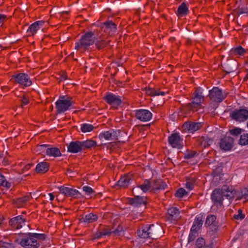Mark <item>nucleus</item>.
Instances as JSON below:
<instances>
[{
    "mask_svg": "<svg viewBox=\"0 0 248 248\" xmlns=\"http://www.w3.org/2000/svg\"><path fill=\"white\" fill-rule=\"evenodd\" d=\"M45 239L44 234L29 232L23 235L19 244L24 248H38L40 246L38 240H44Z\"/></svg>",
    "mask_w": 248,
    "mask_h": 248,
    "instance_id": "f03ea898",
    "label": "nucleus"
},
{
    "mask_svg": "<svg viewBox=\"0 0 248 248\" xmlns=\"http://www.w3.org/2000/svg\"><path fill=\"white\" fill-rule=\"evenodd\" d=\"M25 222V219L21 216H18L11 218L9 221V225L13 228L20 229L22 227V224Z\"/></svg>",
    "mask_w": 248,
    "mask_h": 248,
    "instance_id": "6ab92c4d",
    "label": "nucleus"
},
{
    "mask_svg": "<svg viewBox=\"0 0 248 248\" xmlns=\"http://www.w3.org/2000/svg\"><path fill=\"white\" fill-rule=\"evenodd\" d=\"M104 99L107 103L114 106H119L121 103V99L112 93H108Z\"/></svg>",
    "mask_w": 248,
    "mask_h": 248,
    "instance_id": "dca6fc26",
    "label": "nucleus"
},
{
    "mask_svg": "<svg viewBox=\"0 0 248 248\" xmlns=\"http://www.w3.org/2000/svg\"><path fill=\"white\" fill-rule=\"evenodd\" d=\"M199 141L202 146L206 147L212 143L213 140L207 136H202L199 139Z\"/></svg>",
    "mask_w": 248,
    "mask_h": 248,
    "instance_id": "c9c22d12",
    "label": "nucleus"
},
{
    "mask_svg": "<svg viewBox=\"0 0 248 248\" xmlns=\"http://www.w3.org/2000/svg\"><path fill=\"white\" fill-rule=\"evenodd\" d=\"M98 218V216L96 214L91 213L86 215L85 216H80L79 221L81 222L89 224L96 221Z\"/></svg>",
    "mask_w": 248,
    "mask_h": 248,
    "instance_id": "aec40b11",
    "label": "nucleus"
},
{
    "mask_svg": "<svg viewBox=\"0 0 248 248\" xmlns=\"http://www.w3.org/2000/svg\"><path fill=\"white\" fill-rule=\"evenodd\" d=\"M83 190L88 195H90L94 193L93 190L88 186H84L83 187Z\"/></svg>",
    "mask_w": 248,
    "mask_h": 248,
    "instance_id": "603ef678",
    "label": "nucleus"
},
{
    "mask_svg": "<svg viewBox=\"0 0 248 248\" xmlns=\"http://www.w3.org/2000/svg\"><path fill=\"white\" fill-rule=\"evenodd\" d=\"M66 174L70 177H74L76 176L77 173L76 171H72L71 169H67Z\"/></svg>",
    "mask_w": 248,
    "mask_h": 248,
    "instance_id": "4d7b16f0",
    "label": "nucleus"
},
{
    "mask_svg": "<svg viewBox=\"0 0 248 248\" xmlns=\"http://www.w3.org/2000/svg\"><path fill=\"white\" fill-rule=\"evenodd\" d=\"M244 217H245V215L244 214H243L242 210L241 209H239L238 211V214L237 215H234L233 216V218L236 220L242 219Z\"/></svg>",
    "mask_w": 248,
    "mask_h": 248,
    "instance_id": "864d4df0",
    "label": "nucleus"
},
{
    "mask_svg": "<svg viewBox=\"0 0 248 248\" xmlns=\"http://www.w3.org/2000/svg\"><path fill=\"white\" fill-rule=\"evenodd\" d=\"M12 79H14L19 84L25 86H30L32 84L28 75L25 73L14 75L12 76Z\"/></svg>",
    "mask_w": 248,
    "mask_h": 248,
    "instance_id": "9d476101",
    "label": "nucleus"
},
{
    "mask_svg": "<svg viewBox=\"0 0 248 248\" xmlns=\"http://www.w3.org/2000/svg\"><path fill=\"white\" fill-rule=\"evenodd\" d=\"M82 147L80 141H72L68 146V151L72 153H77L82 151Z\"/></svg>",
    "mask_w": 248,
    "mask_h": 248,
    "instance_id": "a211bd4d",
    "label": "nucleus"
},
{
    "mask_svg": "<svg viewBox=\"0 0 248 248\" xmlns=\"http://www.w3.org/2000/svg\"><path fill=\"white\" fill-rule=\"evenodd\" d=\"M102 29L105 32L111 35L116 31V25L111 21H107L104 23Z\"/></svg>",
    "mask_w": 248,
    "mask_h": 248,
    "instance_id": "412c9836",
    "label": "nucleus"
},
{
    "mask_svg": "<svg viewBox=\"0 0 248 248\" xmlns=\"http://www.w3.org/2000/svg\"><path fill=\"white\" fill-rule=\"evenodd\" d=\"M196 154L197 152L196 151L187 150L185 153L184 157L186 159H190L194 157Z\"/></svg>",
    "mask_w": 248,
    "mask_h": 248,
    "instance_id": "49530a36",
    "label": "nucleus"
},
{
    "mask_svg": "<svg viewBox=\"0 0 248 248\" xmlns=\"http://www.w3.org/2000/svg\"><path fill=\"white\" fill-rule=\"evenodd\" d=\"M203 96L202 95V92L200 88H197L193 93L194 100L184 106V109L187 112H193L197 111L200 108L201 103L203 100Z\"/></svg>",
    "mask_w": 248,
    "mask_h": 248,
    "instance_id": "20e7f679",
    "label": "nucleus"
},
{
    "mask_svg": "<svg viewBox=\"0 0 248 248\" xmlns=\"http://www.w3.org/2000/svg\"><path fill=\"white\" fill-rule=\"evenodd\" d=\"M121 133V131L120 130L110 129L101 133L99 135V138L100 140L104 139L108 140H115L118 139Z\"/></svg>",
    "mask_w": 248,
    "mask_h": 248,
    "instance_id": "6e6552de",
    "label": "nucleus"
},
{
    "mask_svg": "<svg viewBox=\"0 0 248 248\" xmlns=\"http://www.w3.org/2000/svg\"><path fill=\"white\" fill-rule=\"evenodd\" d=\"M145 93L147 94L150 95L151 96H155L156 95V90L150 88H146L144 89Z\"/></svg>",
    "mask_w": 248,
    "mask_h": 248,
    "instance_id": "8fccbe9b",
    "label": "nucleus"
},
{
    "mask_svg": "<svg viewBox=\"0 0 248 248\" xmlns=\"http://www.w3.org/2000/svg\"><path fill=\"white\" fill-rule=\"evenodd\" d=\"M209 96L213 101L220 103L225 98L226 94L218 87H215L209 91Z\"/></svg>",
    "mask_w": 248,
    "mask_h": 248,
    "instance_id": "0eeeda50",
    "label": "nucleus"
},
{
    "mask_svg": "<svg viewBox=\"0 0 248 248\" xmlns=\"http://www.w3.org/2000/svg\"><path fill=\"white\" fill-rule=\"evenodd\" d=\"M147 225L143 226L141 229L137 231V234L140 238H149Z\"/></svg>",
    "mask_w": 248,
    "mask_h": 248,
    "instance_id": "72a5a7b5",
    "label": "nucleus"
},
{
    "mask_svg": "<svg viewBox=\"0 0 248 248\" xmlns=\"http://www.w3.org/2000/svg\"><path fill=\"white\" fill-rule=\"evenodd\" d=\"M188 11V8L185 2H183L177 9V14L178 16H185L187 15Z\"/></svg>",
    "mask_w": 248,
    "mask_h": 248,
    "instance_id": "f704fd0d",
    "label": "nucleus"
},
{
    "mask_svg": "<svg viewBox=\"0 0 248 248\" xmlns=\"http://www.w3.org/2000/svg\"><path fill=\"white\" fill-rule=\"evenodd\" d=\"M235 191L230 189L228 187H223L222 189H215L211 195V199L214 203L212 208L216 206L218 209L223 208V201L225 197L229 201L232 200L234 197ZM214 210V208H213Z\"/></svg>",
    "mask_w": 248,
    "mask_h": 248,
    "instance_id": "f257e3e1",
    "label": "nucleus"
},
{
    "mask_svg": "<svg viewBox=\"0 0 248 248\" xmlns=\"http://www.w3.org/2000/svg\"><path fill=\"white\" fill-rule=\"evenodd\" d=\"M149 238H154L156 235L161 231V228L159 227L152 225H147Z\"/></svg>",
    "mask_w": 248,
    "mask_h": 248,
    "instance_id": "a878e982",
    "label": "nucleus"
},
{
    "mask_svg": "<svg viewBox=\"0 0 248 248\" xmlns=\"http://www.w3.org/2000/svg\"><path fill=\"white\" fill-rule=\"evenodd\" d=\"M109 230H110V232H111V234L113 233L115 236H116V235H120L121 234L122 229V228L118 227V228L115 229L114 231H111L110 229H109Z\"/></svg>",
    "mask_w": 248,
    "mask_h": 248,
    "instance_id": "6e6d98bb",
    "label": "nucleus"
},
{
    "mask_svg": "<svg viewBox=\"0 0 248 248\" xmlns=\"http://www.w3.org/2000/svg\"><path fill=\"white\" fill-rule=\"evenodd\" d=\"M93 125L88 124H84L81 125V130L82 132L86 133L91 132L93 129Z\"/></svg>",
    "mask_w": 248,
    "mask_h": 248,
    "instance_id": "a19ab883",
    "label": "nucleus"
},
{
    "mask_svg": "<svg viewBox=\"0 0 248 248\" xmlns=\"http://www.w3.org/2000/svg\"><path fill=\"white\" fill-rule=\"evenodd\" d=\"M1 160L2 163L4 165H6L8 164V160L6 159H5L2 157H0V160Z\"/></svg>",
    "mask_w": 248,
    "mask_h": 248,
    "instance_id": "e2e57ef3",
    "label": "nucleus"
},
{
    "mask_svg": "<svg viewBox=\"0 0 248 248\" xmlns=\"http://www.w3.org/2000/svg\"><path fill=\"white\" fill-rule=\"evenodd\" d=\"M238 12L240 14L247 13L248 12V9L247 8H240L238 9Z\"/></svg>",
    "mask_w": 248,
    "mask_h": 248,
    "instance_id": "bf43d9fd",
    "label": "nucleus"
},
{
    "mask_svg": "<svg viewBox=\"0 0 248 248\" xmlns=\"http://www.w3.org/2000/svg\"><path fill=\"white\" fill-rule=\"evenodd\" d=\"M67 79V76L65 74H63L62 76V79L65 80Z\"/></svg>",
    "mask_w": 248,
    "mask_h": 248,
    "instance_id": "774afa93",
    "label": "nucleus"
},
{
    "mask_svg": "<svg viewBox=\"0 0 248 248\" xmlns=\"http://www.w3.org/2000/svg\"><path fill=\"white\" fill-rule=\"evenodd\" d=\"M0 248H15V246L11 240L4 237L0 240Z\"/></svg>",
    "mask_w": 248,
    "mask_h": 248,
    "instance_id": "c756f323",
    "label": "nucleus"
},
{
    "mask_svg": "<svg viewBox=\"0 0 248 248\" xmlns=\"http://www.w3.org/2000/svg\"><path fill=\"white\" fill-rule=\"evenodd\" d=\"M109 41H105V40L100 38L97 39L95 45L97 49L100 50L105 47L108 44Z\"/></svg>",
    "mask_w": 248,
    "mask_h": 248,
    "instance_id": "e433bc0d",
    "label": "nucleus"
},
{
    "mask_svg": "<svg viewBox=\"0 0 248 248\" xmlns=\"http://www.w3.org/2000/svg\"><path fill=\"white\" fill-rule=\"evenodd\" d=\"M196 245L199 248H202L206 246L204 240L202 238H198L196 241Z\"/></svg>",
    "mask_w": 248,
    "mask_h": 248,
    "instance_id": "3c124183",
    "label": "nucleus"
},
{
    "mask_svg": "<svg viewBox=\"0 0 248 248\" xmlns=\"http://www.w3.org/2000/svg\"><path fill=\"white\" fill-rule=\"evenodd\" d=\"M198 234L199 232L191 229L188 239V243L193 241L198 236Z\"/></svg>",
    "mask_w": 248,
    "mask_h": 248,
    "instance_id": "c03bdc74",
    "label": "nucleus"
},
{
    "mask_svg": "<svg viewBox=\"0 0 248 248\" xmlns=\"http://www.w3.org/2000/svg\"><path fill=\"white\" fill-rule=\"evenodd\" d=\"M29 100L26 97L24 96L22 99L21 100V107L22 108L24 106L28 104Z\"/></svg>",
    "mask_w": 248,
    "mask_h": 248,
    "instance_id": "13d9d810",
    "label": "nucleus"
},
{
    "mask_svg": "<svg viewBox=\"0 0 248 248\" xmlns=\"http://www.w3.org/2000/svg\"><path fill=\"white\" fill-rule=\"evenodd\" d=\"M74 104L72 97L68 96H60L56 103L57 112L58 113H63L68 110Z\"/></svg>",
    "mask_w": 248,
    "mask_h": 248,
    "instance_id": "39448f33",
    "label": "nucleus"
},
{
    "mask_svg": "<svg viewBox=\"0 0 248 248\" xmlns=\"http://www.w3.org/2000/svg\"><path fill=\"white\" fill-rule=\"evenodd\" d=\"M203 220L202 217L199 216L196 217L191 229L199 232V231L200 230L203 224Z\"/></svg>",
    "mask_w": 248,
    "mask_h": 248,
    "instance_id": "bb28decb",
    "label": "nucleus"
},
{
    "mask_svg": "<svg viewBox=\"0 0 248 248\" xmlns=\"http://www.w3.org/2000/svg\"><path fill=\"white\" fill-rule=\"evenodd\" d=\"M168 141L173 148L181 149L183 146V139L177 133L171 134L168 138Z\"/></svg>",
    "mask_w": 248,
    "mask_h": 248,
    "instance_id": "1a4fd4ad",
    "label": "nucleus"
},
{
    "mask_svg": "<svg viewBox=\"0 0 248 248\" xmlns=\"http://www.w3.org/2000/svg\"><path fill=\"white\" fill-rule=\"evenodd\" d=\"M239 143L241 145L248 144V134L244 133L241 135L239 140Z\"/></svg>",
    "mask_w": 248,
    "mask_h": 248,
    "instance_id": "79ce46f5",
    "label": "nucleus"
},
{
    "mask_svg": "<svg viewBox=\"0 0 248 248\" xmlns=\"http://www.w3.org/2000/svg\"><path fill=\"white\" fill-rule=\"evenodd\" d=\"M244 200L246 202L248 201V189L244 188L241 190V191L237 194V198L236 200Z\"/></svg>",
    "mask_w": 248,
    "mask_h": 248,
    "instance_id": "7c9ffc66",
    "label": "nucleus"
},
{
    "mask_svg": "<svg viewBox=\"0 0 248 248\" xmlns=\"http://www.w3.org/2000/svg\"><path fill=\"white\" fill-rule=\"evenodd\" d=\"M32 164L31 163H30V164H27L24 167V168H23L22 170H23V172H25L26 170H29L31 167L32 166Z\"/></svg>",
    "mask_w": 248,
    "mask_h": 248,
    "instance_id": "052dcab7",
    "label": "nucleus"
},
{
    "mask_svg": "<svg viewBox=\"0 0 248 248\" xmlns=\"http://www.w3.org/2000/svg\"><path fill=\"white\" fill-rule=\"evenodd\" d=\"M131 180V175H125L123 177H122L118 181L117 185L120 187L126 188L129 185Z\"/></svg>",
    "mask_w": 248,
    "mask_h": 248,
    "instance_id": "b1692460",
    "label": "nucleus"
},
{
    "mask_svg": "<svg viewBox=\"0 0 248 248\" xmlns=\"http://www.w3.org/2000/svg\"><path fill=\"white\" fill-rule=\"evenodd\" d=\"M96 36L92 31L86 32L83 35L80 40L76 43L75 49L83 52L89 48L95 42Z\"/></svg>",
    "mask_w": 248,
    "mask_h": 248,
    "instance_id": "7ed1b4c3",
    "label": "nucleus"
},
{
    "mask_svg": "<svg viewBox=\"0 0 248 248\" xmlns=\"http://www.w3.org/2000/svg\"><path fill=\"white\" fill-rule=\"evenodd\" d=\"M0 186H2L9 188L11 187V184L8 182L4 176L0 173Z\"/></svg>",
    "mask_w": 248,
    "mask_h": 248,
    "instance_id": "37998d69",
    "label": "nucleus"
},
{
    "mask_svg": "<svg viewBox=\"0 0 248 248\" xmlns=\"http://www.w3.org/2000/svg\"><path fill=\"white\" fill-rule=\"evenodd\" d=\"M245 52V49L241 46H239L235 48L233 50V53L236 55H243Z\"/></svg>",
    "mask_w": 248,
    "mask_h": 248,
    "instance_id": "de8ad7c7",
    "label": "nucleus"
},
{
    "mask_svg": "<svg viewBox=\"0 0 248 248\" xmlns=\"http://www.w3.org/2000/svg\"><path fill=\"white\" fill-rule=\"evenodd\" d=\"M223 70L226 73L229 74L233 72L236 69V62L234 61H229L226 63L222 64Z\"/></svg>",
    "mask_w": 248,
    "mask_h": 248,
    "instance_id": "4be33fe9",
    "label": "nucleus"
},
{
    "mask_svg": "<svg viewBox=\"0 0 248 248\" xmlns=\"http://www.w3.org/2000/svg\"><path fill=\"white\" fill-rule=\"evenodd\" d=\"M59 190L61 193L67 197L78 198L81 195L78 190L71 187L62 186L60 187Z\"/></svg>",
    "mask_w": 248,
    "mask_h": 248,
    "instance_id": "4468645a",
    "label": "nucleus"
},
{
    "mask_svg": "<svg viewBox=\"0 0 248 248\" xmlns=\"http://www.w3.org/2000/svg\"><path fill=\"white\" fill-rule=\"evenodd\" d=\"M46 147V145L42 144L37 146V149L40 151H43L44 149H45Z\"/></svg>",
    "mask_w": 248,
    "mask_h": 248,
    "instance_id": "680f3d73",
    "label": "nucleus"
},
{
    "mask_svg": "<svg viewBox=\"0 0 248 248\" xmlns=\"http://www.w3.org/2000/svg\"><path fill=\"white\" fill-rule=\"evenodd\" d=\"M83 151L86 149H90L96 145V142L92 140L81 141Z\"/></svg>",
    "mask_w": 248,
    "mask_h": 248,
    "instance_id": "2f4dec72",
    "label": "nucleus"
},
{
    "mask_svg": "<svg viewBox=\"0 0 248 248\" xmlns=\"http://www.w3.org/2000/svg\"><path fill=\"white\" fill-rule=\"evenodd\" d=\"M0 17L1 22H3L6 18V16L3 15H0Z\"/></svg>",
    "mask_w": 248,
    "mask_h": 248,
    "instance_id": "0e129e2a",
    "label": "nucleus"
},
{
    "mask_svg": "<svg viewBox=\"0 0 248 248\" xmlns=\"http://www.w3.org/2000/svg\"><path fill=\"white\" fill-rule=\"evenodd\" d=\"M180 212L176 207H170L167 211L166 215V219L170 222H173L180 218Z\"/></svg>",
    "mask_w": 248,
    "mask_h": 248,
    "instance_id": "ddd939ff",
    "label": "nucleus"
},
{
    "mask_svg": "<svg viewBox=\"0 0 248 248\" xmlns=\"http://www.w3.org/2000/svg\"><path fill=\"white\" fill-rule=\"evenodd\" d=\"M49 195L50 196V200L53 201L54 199V196L52 193H49Z\"/></svg>",
    "mask_w": 248,
    "mask_h": 248,
    "instance_id": "338daca9",
    "label": "nucleus"
},
{
    "mask_svg": "<svg viewBox=\"0 0 248 248\" xmlns=\"http://www.w3.org/2000/svg\"><path fill=\"white\" fill-rule=\"evenodd\" d=\"M165 92H159V91L156 90V95H164L165 94Z\"/></svg>",
    "mask_w": 248,
    "mask_h": 248,
    "instance_id": "69168bd1",
    "label": "nucleus"
},
{
    "mask_svg": "<svg viewBox=\"0 0 248 248\" xmlns=\"http://www.w3.org/2000/svg\"><path fill=\"white\" fill-rule=\"evenodd\" d=\"M230 117L236 121L244 122L248 119V110L245 108L236 109L231 112Z\"/></svg>",
    "mask_w": 248,
    "mask_h": 248,
    "instance_id": "423d86ee",
    "label": "nucleus"
},
{
    "mask_svg": "<svg viewBox=\"0 0 248 248\" xmlns=\"http://www.w3.org/2000/svg\"><path fill=\"white\" fill-rule=\"evenodd\" d=\"M43 23L44 22L42 21H38L31 25L27 30V32L29 33V35H34L36 32L37 31L40 29V26H42Z\"/></svg>",
    "mask_w": 248,
    "mask_h": 248,
    "instance_id": "393cba45",
    "label": "nucleus"
},
{
    "mask_svg": "<svg viewBox=\"0 0 248 248\" xmlns=\"http://www.w3.org/2000/svg\"><path fill=\"white\" fill-rule=\"evenodd\" d=\"M195 183V181L193 179L189 180L186 183V187L189 190H191L193 189L194 184Z\"/></svg>",
    "mask_w": 248,
    "mask_h": 248,
    "instance_id": "5fc2aeb1",
    "label": "nucleus"
},
{
    "mask_svg": "<svg viewBox=\"0 0 248 248\" xmlns=\"http://www.w3.org/2000/svg\"><path fill=\"white\" fill-rule=\"evenodd\" d=\"M136 117L137 119L143 121L147 122L152 117V113L147 109H139L136 111Z\"/></svg>",
    "mask_w": 248,
    "mask_h": 248,
    "instance_id": "f8f14e48",
    "label": "nucleus"
},
{
    "mask_svg": "<svg viewBox=\"0 0 248 248\" xmlns=\"http://www.w3.org/2000/svg\"><path fill=\"white\" fill-rule=\"evenodd\" d=\"M151 181L148 180L144 181L143 184L138 186V188H140L144 192L148 191L151 188Z\"/></svg>",
    "mask_w": 248,
    "mask_h": 248,
    "instance_id": "4c0bfd02",
    "label": "nucleus"
},
{
    "mask_svg": "<svg viewBox=\"0 0 248 248\" xmlns=\"http://www.w3.org/2000/svg\"><path fill=\"white\" fill-rule=\"evenodd\" d=\"M216 217L214 215H210L208 216L206 219L205 225L206 226L213 225V226H216L217 224L216 221Z\"/></svg>",
    "mask_w": 248,
    "mask_h": 248,
    "instance_id": "58836bf2",
    "label": "nucleus"
},
{
    "mask_svg": "<svg viewBox=\"0 0 248 248\" xmlns=\"http://www.w3.org/2000/svg\"><path fill=\"white\" fill-rule=\"evenodd\" d=\"M111 234V232L108 228L103 229H100L95 233L94 234L93 239H99L103 236L109 235Z\"/></svg>",
    "mask_w": 248,
    "mask_h": 248,
    "instance_id": "c85d7f7f",
    "label": "nucleus"
},
{
    "mask_svg": "<svg viewBox=\"0 0 248 248\" xmlns=\"http://www.w3.org/2000/svg\"><path fill=\"white\" fill-rule=\"evenodd\" d=\"M229 133L233 136H238L242 133V130L238 127H236L229 130Z\"/></svg>",
    "mask_w": 248,
    "mask_h": 248,
    "instance_id": "a18cd8bd",
    "label": "nucleus"
},
{
    "mask_svg": "<svg viewBox=\"0 0 248 248\" xmlns=\"http://www.w3.org/2000/svg\"><path fill=\"white\" fill-rule=\"evenodd\" d=\"M187 193L185 189L183 188H181L177 190L175 193V196L179 198H182Z\"/></svg>",
    "mask_w": 248,
    "mask_h": 248,
    "instance_id": "09e8293b",
    "label": "nucleus"
},
{
    "mask_svg": "<svg viewBox=\"0 0 248 248\" xmlns=\"http://www.w3.org/2000/svg\"><path fill=\"white\" fill-rule=\"evenodd\" d=\"M29 199L30 197L28 196H25L18 198L16 201V204L18 207L23 206L25 203L29 200Z\"/></svg>",
    "mask_w": 248,
    "mask_h": 248,
    "instance_id": "ea45409f",
    "label": "nucleus"
},
{
    "mask_svg": "<svg viewBox=\"0 0 248 248\" xmlns=\"http://www.w3.org/2000/svg\"><path fill=\"white\" fill-rule=\"evenodd\" d=\"M128 202L130 204L133 206L139 207L142 204H143L145 206L147 203V202L146 201L144 197L136 196L134 198H129Z\"/></svg>",
    "mask_w": 248,
    "mask_h": 248,
    "instance_id": "f3484780",
    "label": "nucleus"
},
{
    "mask_svg": "<svg viewBox=\"0 0 248 248\" xmlns=\"http://www.w3.org/2000/svg\"><path fill=\"white\" fill-rule=\"evenodd\" d=\"M234 139L230 136L226 135L221 139L219 146L221 149L225 151L230 150L233 146Z\"/></svg>",
    "mask_w": 248,
    "mask_h": 248,
    "instance_id": "9b49d317",
    "label": "nucleus"
},
{
    "mask_svg": "<svg viewBox=\"0 0 248 248\" xmlns=\"http://www.w3.org/2000/svg\"><path fill=\"white\" fill-rule=\"evenodd\" d=\"M49 169V164L46 162H42L38 163L35 168L37 173H45Z\"/></svg>",
    "mask_w": 248,
    "mask_h": 248,
    "instance_id": "cd10ccee",
    "label": "nucleus"
},
{
    "mask_svg": "<svg viewBox=\"0 0 248 248\" xmlns=\"http://www.w3.org/2000/svg\"><path fill=\"white\" fill-rule=\"evenodd\" d=\"M151 184L153 190L164 189L167 186V185L162 180H153L151 181Z\"/></svg>",
    "mask_w": 248,
    "mask_h": 248,
    "instance_id": "5701e85b",
    "label": "nucleus"
},
{
    "mask_svg": "<svg viewBox=\"0 0 248 248\" xmlns=\"http://www.w3.org/2000/svg\"><path fill=\"white\" fill-rule=\"evenodd\" d=\"M202 124L198 122H187L183 125V128L185 130H187L190 133H194L199 130L202 127Z\"/></svg>",
    "mask_w": 248,
    "mask_h": 248,
    "instance_id": "2eb2a0df",
    "label": "nucleus"
},
{
    "mask_svg": "<svg viewBox=\"0 0 248 248\" xmlns=\"http://www.w3.org/2000/svg\"><path fill=\"white\" fill-rule=\"evenodd\" d=\"M46 154L49 156H52L54 157H58L61 155V153L58 148L53 147L50 148H47L46 149Z\"/></svg>",
    "mask_w": 248,
    "mask_h": 248,
    "instance_id": "473e14b6",
    "label": "nucleus"
}]
</instances>
